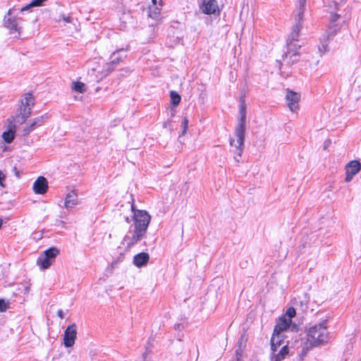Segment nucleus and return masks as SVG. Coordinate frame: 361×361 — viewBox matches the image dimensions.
Masks as SVG:
<instances>
[{
	"mask_svg": "<svg viewBox=\"0 0 361 361\" xmlns=\"http://www.w3.org/2000/svg\"><path fill=\"white\" fill-rule=\"evenodd\" d=\"M133 213V224L124 236L122 244L127 248H130L144 239L147 235V231L151 221V216L146 210L136 209L134 203L131 204Z\"/></svg>",
	"mask_w": 361,
	"mask_h": 361,
	"instance_id": "nucleus-1",
	"label": "nucleus"
},
{
	"mask_svg": "<svg viewBox=\"0 0 361 361\" xmlns=\"http://www.w3.org/2000/svg\"><path fill=\"white\" fill-rule=\"evenodd\" d=\"M305 6L306 0H298L295 22L286 40L287 51L283 55L285 59H287L288 56L291 59L292 56H297L298 51L301 47L296 42L298 41L300 32L302 27L303 13L305 10Z\"/></svg>",
	"mask_w": 361,
	"mask_h": 361,
	"instance_id": "nucleus-2",
	"label": "nucleus"
},
{
	"mask_svg": "<svg viewBox=\"0 0 361 361\" xmlns=\"http://www.w3.org/2000/svg\"><path fill=\"white\" fill-rule=\"evenodd\" d=\"M239 113L240 116L235 129V135L237 137V140L235 141L233 138H230L229 142L231 146L235 147L239 151L238 156L241 157L245 140L246 121V106L243 101L240 104Z\"/></svg>",
	"mask_w": 361,
	"mask_h": 361,
	"instance_id": "nucleus-3",
	"label": "nucleus"
},
{
	"mask_svg": "<svg viewBox=\"0 0 361 361\" xmlns=\"http://www.w3.org/2000/svg\"><path fill=\"white\" fill-rule=\"evenodd\" d=\"M329 334L326 320H324L308 329L307 332V341L311 345L317 346L328 342Z\"/></svg>",
	"mask_w": 361,
	"mask_h": 361,
	"instance_id": "nucleus-4",
	"label": "nucleus"
},
{
	"mask_svg": "<svg viewBox=\"0 0 361 361\" xmlns=\"http://www.w3.org/2000/svg\"><path fill=\"white\" fill-rule=\"evenodd\" d=\"M16 11L17 9L15 7L8 11L7 14L4 16V25L10 30L11 34L17 33L18 36H19L22 28L21 23L23 19L17 16H13Z\"/></svg>",
	"mask_w": 361,
	"mask_h": 361,
	"instance_id": "nucleus-5",
	"label": "nucleus"
},
{
	"mask_svg": "<svg viewBox=\"0 0 361 361\" xmlns=\"http://www.w3.org/2000/svg\"><path fill=\"white\" fill-rule=\"evenodd\" d=\"M59 253V251L56 247H49L38 257L37 264L42 270L49 269L55 261Z\"/></svg>",
	"mask_w": 361,
	"mask_h": 361,
	"instance_id": "nucleus-6",
	"label": "nucleus"
},
{
	"mask_svg": "<svg viewBox=\"0 0 361 361\" xmlns=\"http://www.w3.org/2000/svg\"><path fill=\"white\" fill-rule=\"evenodd\" d=\"M35 99L31 93L25 94L24 99L21 100L22 106L20 107V114L22 116V122H25L29 118L32 113V108L35 104Z\"/></svg>",
	"mask_w": 361,
	"mask_h": 361,
	"instance_id": "nucleus-7",
	"label": "nucleus"
},
{
	"mask_svg": "<svg viewBox=\"0 0 361 361\" xmlns=\"http://www.w3.org/2000/svg\"><path fill=\"white\" fill-rule=\"evenodd\" d=\"M200 11L206 15L219 13L217 0H200L198 1Z\"/></svg>",
	"mask_w": 361,
	"mask_h": 361,
	"instance_id": "nucleus-8",
	"label": "nucleus"
},
{
	"mask_svg": "<svg viewBox=\"0 0 361 361\" xmlns=\"http://www.w3.org/2000/svg\"><path fill=\"white\" fill-rule=\"evenodd\" d=\"M338 27L336 25H332L329 27L325 34L321 38L322 45L319 47V51L322 54L329 51V42L336 35Z\"/></svg>",
	"mask_w": 361,
	"mask_h": 361,
	"instance_id": "nucleus-9",
	"label": "nucleus"
},
{
	"mask_svg": "<svg viewBox=\"0 0 361 361\" xmlns=\"http://www.w3.org/2000/svg\"><path fill=\"white\" fill-rule=\"evenodd\" d=\"M345 181L349 183L353 180V177L361 170V163L358 160H352L345 165Z\"/></svg>",
	"mask_w": 361,
	"mask_h": 361,
	"instance_id": "nucleus-10",
	"label": "nucleus"
},
{
	"mask_svg": "<svg viewBox=\"0 0 361 361\" xmlns=\"http://www.w3.org/2000/svg\"><path fill=\"white\" fill-rule=\"evenodd\" d=\"M77 336V326L75 324L68 325L65 330L63 336V345L66 348L72 347L75 344Z\"/></svg>",
	"mask_w": 361,
	"mask_h": 361,
	"instance_id": "nucleus-11",
	"label": "nucleus"
},
{
	"mask_svg": "<svg viewBox=\"0 0 361 361\" xmlns=\"http://www.w3.org/2000/svg\"><path fill=\"white\" fill-rule=\"evenodd\" d=\"M300 99V94L295 92L288 90L286 96L287 105L293 112L298 109V102Z\"/></svg>",
	"mask_w": 361,
	"mask_h": 361,
	"instance_id": "nucleus-12",
	"label": "nucleus"
},
{
	"mask_svg": "<svg viewBox=\"0 0 361 361\" xmlns=\"http://www.w3.org/2000/svg\"><path fill=\"white\" fill-rule=\"evenodd\" d=\"M292 348L288 347V344L281 347L279 351L272 352L271 354V361H282L290 355H293V352L291 350Z\"/></svg>",
	"mask_w": 361,
	"mask_h": 361,
	"instance_id": "nucleus-13",
	"label": "nucleus"
},
{
	"mask_svg": "<svg viewBox=\"0 0 361 361\" xmlns=\"http://www.w3.org/2000/svg\"><path fill=\"white\" fill-rule=\"evenodd\" d=\"M48 189V182L43 176H39L33 184V190L36 194L43 195Z\"/></svg>",
	"mask_w": 361,
	"mask_h": 361,
	"instance_id": "nucleus-14",
	"label": "nucleus"
},
{
	"mask_svg": "<svg viewBox=\"0 0 361 361\" xmlns=\"http://www.w3.org/2000/svg\"><path fill=\"white\" fill-rule=\"evenodd\" d=\"M292 321L287 319L286 316H282L278 320L274 330V334H280L281 332L290 328Z\"/></svg>",
	"mask_w": 361,
	"mask_h": 361,
	"instance_id": "nucleus-15",
	"label": "nucleus"
},
{
	"mask_svg": "<svg viewBox=\"0 0 361 361\" xmlns=\"http://www.w3.org/2000/svg\"><path fill=\"white\" fill-rule=\"evenodd\" d=\"M128 49L129 46L127 45L125 49L121 48L114 51L111 56V58L112 59L111 61H114L115 65L118 66L120 62L123 61V60L126 58L127 54H126V51H128Z\"/></svg>",
	"mask_w": 361,
	"mask_h": 361,
	"instance_id": "nucleus-16",
	"label": "nucleus"
},
{
	"mask_svg": "<svg viewBox=\"0 0 361 361\" xmlns=\"http://www.w3.org/2000/svg\"><path fill=\"white\" fill-rule=\"evenodd\" d=\"M149 259V255L147 252H140L133 257V264L135 267L140 268L145 266Z\"/></svg>",
	"mask_w": 361,
	"mask_h": 361,
	"instance_id": "nucleus-17",
	"label": "nucleus"
},
{
	"mask_svg": "<svg viewBox=\"0 0 361 361\" xmlns=\"http://www.w3.org/2000/svg\"><path fill=\"white\" fill-rule=\"evenodd\" d=\"M16 135V126L12 123L11 121L10 127L9 128L4 131L2 134V138L4 139V142L7 144L11 143Z\"/></svg>",
	"mask_w": 361,
	"mask_h": 361,
	"instance_id": "nucleus-18",
	"label": "nucleus"
},
{
	"mask_svg": "<svg viewBox=\"0 0 361 361\" xmlns=\"http://www.w3.org/2000/svg\"><path fill=\"white\" fill-rule=\"evenodd\" d=\"M78 204V195L77 194L72 191L67 194L65 198L64 207L67 209H72Z\"/></svg>",
	"mask_w": 361,
	"mask_h": 361,
	"instance_id": "nucleus-19",
	"label": "nucleus"
},
{
	"mask_svg": "<svg viewBox=\"0 0 361 361\" xmlns=\"http://www.w3.org/2000/svg\"><path fill=\"white\" fill-rule=\"evenodd\" d=\"M161 6L158 5H150L148 7L147 16L149 18L158 20L161 17Z\"/></svg>",
	"mask_w": 361,
	"mask_h": 361,
	"instance_id": "nucleus-20",
	"label": "nucleus"
},
{
	"mask_svg": "<svg viewBox=\"0 0 361 361\" xmlns=\"http://www.w3.org/2000/svg\"><path fill=\"white\" fill-rule=\"evenodd\" d=\"M47 1V0H32L30 4L20 8L19 11L23 13L30 11L33 7L42 6Z\"/></svg>",
	"mask_w": 361,
	"mask_h": 361,
	"instance_id": "nucleus-21",
	"label": "nucleus"
},
{
	"mask_svg": "<svg viewBox=\"0 0 361 361\" xmlns=\"http://www.w3.org/2000/svg\"><path fill=\"white\" fill-rule=\"evenodd\" d=\"M48 118L49 116L47 114L36 117L31 121L30 126L35 130L36 128L42 126L46 121V120L48 119Z\"/></svg>",
	"mask_w": 361,
	"mask_h": 361,
	"instance_id": "nucleus-22",
	"label": "nucleus"
},
{
	"mask_svg": "<svg viewBox=\"0 0 361 361\" xmlns=\"http://www.w3.org/2000/svg\"><path fill=\"white\" fill-rule=\"evenodd\" d=\"M238 345L235 349L236 361H241L243 353L245 346L243 336H241V338L238 340Z\"/></svg>",
	"mask_w": 361,
	"mask_h": 361,
	"instance_id": "nucleus-23",
	"label": "nucleus"
},
{
	"mask_svg": "<svg viewBox=\"0 0 361 361\" xmlns=\"http://www.w3.org/2000/svg\"><path fill=\"white\" fill-rule=\"evenodd\" d=\"M281 341L279 334L274 333L271 338V350L272 352H276L278 350V348L281 345Z\"/></svg>",
	"mask_w": 361,
	"mask_h": 361,
	"instance_id": "nucleus-24",
	"label": "nucleus"
},
{
	"mask_svg": "<svg viewBox=\"0 0 361 361\" xmlns=\"http://www.w3.org/2000/svg\"><path fill=\"white\" fill-rule=\"evenodd\" d=\"M170 99L171 103L174 107H176L180 104L181 100L180 94L176 91H171Z\"/></svg>",
	"mask_w": 361,
	"mask_h": 361,
	"instance_id": "nucleus-25",
	"label": "nucleus"
},
{
	"mask_svg": "<svg viewBox=\"0 0 361 361\" xmlns=\"http://www.w3.org/2000/svg\"><path fill=\"white\" fill-rule=\"evenodd\" d=\"M72 89L80 93H82L85 91V85L82 82L77 81L73 82Z\"/></svg>",
	"mask_w": 361,
	"mask_h": 361,
	"instance_id": "nucleus-26",
	"label": "nucleus"
},
{
	"mask_svg": "<svg viewBox=\"0 0 361 361\" xmlns=\"http://www.w3.org/2000/svg\"><path fill=\"white\" fill-rule=\"evenodd\" d=\"M117 65H115V62L111 61L109 63H106L104 66V71L106 72V75H108L112 71H114Z\"/></svg>",
	"mask_w": 361,
	"mask_h": 361,
	"instance_id": "nucleus-27",
	"label": "nucleus"
},
{
	"mask_svg": "<svg viewBox=\"0 0 361 361\" xmlns=\"http://www.w3.org/2000/svg\"><path fill=\"white\" fill-rule=\"evenodd\" d=\"M117 65H115V62L111 61L109 63H106L104 66V71L106 72V75H108L112 71H114Z\"/></svg>",
	"mask_w": 361,
	"mask_h": 361,
	"instance_id": "nucleus-28",
	"label": "nucleus"
},
{
	"mask_svg": "<svg viewBox=\"0 0 361 361\" xmlns=\"http://www.w3.org/2000/svg\"><path fill=\"white\" fill-rule=\"evenodd\" d=\"M181 127H182V131L180 133V136H182V135H185V134L186 133L187 130H188V120L187 118H184L183 121H182V123H181Z\"/></svg>",
	"mask_w": 361,
	"mask_h": 361,
	"instance_id": "nucleus-29",
	"label": "nucleus"
},
{
	"mask_svg": "<svg viewBox=\"0 0 361 361\" xmlns=\"http://www.w3.org/2000/svg\"><path fill=\"white\" fill-rule=\"evenodd\" d=\"M296 312L294 307H290L284 316H286L287 319H290L291 321L292 318L295 316Z\"/></svg>",
	"mask_w": 361,
	"mask_h": 361,
	"instance_id": "nucleus-30",
	"label": "nucleus"
},
{
	"mask_svg": "<svg viewBox=\"0 0 361 361\" xmlns=\"http://www.w3.org/2000/svg\"><path fill=\"white\" fill-rule=\"evenodd\" d=\"M7 308L8 303L4 299H0V312H4Z\"/></svg>",
	"mask_w": 361,
	"mask_h": 361,
	"instance_id": "nucleus-31",
	"label": "nucleus"
},
{
	"mask_svg": "<svg viewBox=\"0 0 361 361\" xmlns=\"http://www.w3.org/2000/svg\"><path fill=\"white\" fill-rule=\"evenodd\" d=\"M33 130H34V129L32 128H31V126L29 125L23 128V135L27 136Z\"/></svg>",
	"mask_w": 361,
	"mask_h": 361,
	"instance_id": "nucleus-32",
	"label": "nucleus"
},
{
	"mask_svg": "<svg viewBox=\"0 0 361 361\" xmlns=\"http://www.w3.org/2000/svg\"><path fill=\"white\" fill-rule=\"evenodd\" d=\"M171 122L172 121L171 119H168L163 123V128H168L169 130L172 131L173 130V128L172 126Z\"/></svg>",
	"mask_w": 361,
	"mask_h": 361,
	"instance_id": "nucleus-33",
	"label": "nucleus"
},
{
	"mask_svg": "<svg viewBox=\"0 0 361 361\" xmlns=\"http://www.w3.org/2000/svg\"><path fill=\"white\" fill-rule=\"evenodd\" d=\"M61 18L66 23H72V18L70 16H66L65 15H61Z\"/></svg>",
	"mask_w": 361,
	"mask_h": 361,
	"instance_id": "nucleus-34",
	"label": "nucleus"
},
{
	"mask_svg": "<svg viewBox=\"0 0 361 361\" xmlns=\"http://www.w3.org/2000/svg\"><path fill=\"white\" fill-rule=\"evenodd\" d=\"M5 178H6L5 174L1 171H0V185L2 187H5L4 183Z\"/></svg>",
	"mask_w": 361,
	"mask_h": 361,
	"instance_id": "nucleus-35",
	"label": "nucleus"
},
{
	"mask_svg": "<svg viewBox=\"0 0 361 361\" xmlns=\"http://www.w3.org/2000/svg\"><path fill=\"white\" fill-rule=\"evenodd\" d=\"M339 15L334 13L331 15V23H335L339 18Z\"/></svg>",
	"mask_w": 361,
	"mask_h": 361,
	"instance_id": "nucleus-36",
	"label": "nucleus"
},
{
	"mask_svg": "<svg viewBox=\"0 0 361 361\" xmlns=\"http://www.w3.org/2000/svg\"><path fill=\"white\" fill-rule=\"evenodd\" d=\"M161 1H162V0H152V5L162 6Z\"/></svg>",
	"mask_w": 361,
	"mask_h": 361,
	"instance_id": "nucleus-37",
	"label": "nucleus"
},
{
	"mask_svg": "<svg viewBox=\"0 0 361 361\" xmlns=\"http://www.w3.org/2000/svg\"><path fill=\"white\" fill-rule=\"evenodd\" d=\"M57 316L59 317H60L61 319H63L64 318V313H63L62 310H59L57 311Z\"/></svg>",
	"mask_w": 361,
	"mask_h": 361,
	"instance_id": "nucleus-38",
	"label": "nucleus"
},
{
	"mask_svg": "<svg viewBox=\"0 0 361 361\" xmlns=\"http://www.w3.org/2000/svg\"><path fill=\"white\" fill-rule=\"evenodd\" d=\"M174 329H175L176 330H181V329H183V324H175V326H174Z\"/></svg>",
	"mask_w": 361,
	"mask_h": 361,
	"instance_id": "nucleus-39",
	"label": "nucleus"
},
{
	"mask_svg": "<svg viewBox=\"0 0 361 361\" xmlns=\"http://www.w3.org/2000/svg\"><path fill=\"white\" fill-rule=\"evenodd\" d=\"M290 328H291L292 331H298V326L296 324L290 325Z\"/></svg>",
	"mask_w": 361,
	"mask_h": 361,
	"instance_id": "nucleus-40",
	"label": "nucleus"
},
{
	"mask_svg": "<svg viewBox=\"0 0 361 361\" xmlns=\"http://www.w3.org/2000/svg\"><path fill=\"white\" fill-rule=\"evenodd\" d=\"M125 221H126L127 223H128V224L130 222V219H129V217H128V216H126V217H125Z\"/></svg>",
	"mask_w": 361,
	"mask_h": 361,
	"instance_id": "nucleus-41",
	"label": "nucleus"
},
{
	"mask_svg": "<svg viewBox=\"0 0 361 361\" xmlns=\"http://www.w3.org/2000/svg\"><path fill=\"white\" fill-rule=\"evenodd\" d=\"M175 110L171 109V116H173L175 115Z\"/></svg>",
	"mask_w": 361,
	"mask_h": 361,
	"instance_id": "nucleus-42",
	"label": "nucleus"
},
{
	"mask_svg": "<svg viewBox=\"0 0 361 361\" xmlns=\"http://www.w3.org/2000/svg\"><path fill=\"white\" fill-rule=\"evenodd\" d=\"M3 224V220L0 219V228H1Z\"/></svg>",
	"mask_w": 361,
	"mask_h": 361,
	"instance_id": "nucleus-43",
	"label": "nucleus"
},
{
	"mask_svg": "<svg viewBox=\"0 0 361 361\" xmlns=\"http://www.w3.org/2000/svg\"><path fill=\"white\" fill-rule=\"evenodd\" d=\"M16 176H17L18 177H19V176H19V173H18V171H16Z\"/></svg>",
	"mask_w": 361,
	"mask_h": 361,
	"instance_id": "nucleus-44",
	"label": "nucleus"
}]
</instances>
